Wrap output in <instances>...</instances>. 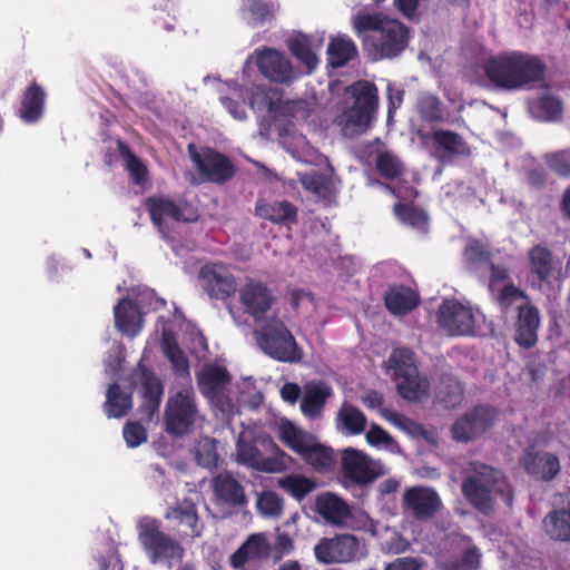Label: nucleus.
Masks as SVG:
<instances>
[{
    "label": "nucleus",
    "mask_w": 570,
    "mask_h": 570,
    "mask_svg": "<svg viewBox=\"0 0 570 570\" xmlns=\"http://www.w3.org/2000/svg\"><path fill=\"white\" fill-rule=\"evenodd\" d=\"M351 24L376 60L396 57L407 45L406 28L383 13L360 10L351 17Z\"/></svg>",
    "instance_id": "nucleus-1"
},
{
    "label": "nucleus",
    "mask_w": 570,
    "mask_h": 570,
    "mask_svg": "<svg viewBox=\"0 0 570 570\" xmlns=\"http://www.w3.org/2000/svg\"><path fill=\"white\" fill-rule=\"evenodd\" d=\"M489 80L505 90L547 88L546 67L535 57L510 52L490 59L485 66Z\"/></svg>",
    "instance_id": "nucleus-2"
},
{
    "label": "nucleus",
    "mask_w": 570,
    "mask_h": 570,
    "mask_svg": "<svg viewBox=\"0 0 570 570\" xmlns=\"http://www.w3.org/2000/svg\"><path fill=\"white\" fill-rule=\"evenodd\" d=\"M377 105L375 87L367 81H358L347 88L342 112L336 122L346 137L364 134L370 127Z\"/></svg>",
    "instance_id": "nucleus-3"
},
{
    "label": "nucleus",
    "mask_w": 570,
    "mask_h": 570,
    "mask_svg": "<svg viewBox=\"0 0 570 570\" xmlns=\"http://www.w3.org/2000/svg\"><path fill=\"white\" fill-rule=\"evenodd\" d=\"M282 441L311 466L317 471H327L334 466L335 455L332 449L320 443L317 439L294 425L284 421L279 426Z\"/></svg>",
    "instance_id": "nucleus-4"
},
{
    "label": "nucleus",
    "mask_w": 570,
    "mask_h": 570,
    "mask_svg": "<svg viewBox=\"0 0 570 570\" xmlns=\"http://www.w3.org/2000/svg\"><path fill=\"white\" fill-rule=\"evenodd\" d=\"M254 335L259 348L277 361L296 363L303 358L294 336L279 320L266 321L261 330L254 332Z\"/></svg>",
    "instance_id": "nucleus-5"
},
{
    "label": "nucleus",
    "mask_w": 570,
    "mask_h": 570,
    "mask_svg": "<svg viewBox=\"0 0 570 570\" xmlns=\"http://www.w3.org/2000/svg\"><path fill=\"white\" fill-rule=\"evenodd\" d=\"M203 419L191 385L173 391L165 411L166 431L175 435L188 433Z\"/></svg>",
    "instance_id": "nucleus-6"
},
{
    "label": "nucleus",
    "mask_w": 570,
    "mask_h": 570,
    "mask_svg": "<svg viewBox=\"0 0 570 570\" xmlns=\"http://www.w3.org/2000/svg\"><path fill=\"white\" fill-rule=\"evenodd\" d=\"M466 499L511 498L512 491L500 471L491 466L471 463L465 481L462 484Z\"/></svg>",
    "instance_id": "nucleus-7"
},
{
    "label": "nucleus",
    "mask_w": 570,
    "mask_h": 570,
    "mask_svg": "<svg viewBox=\"0 0 570 570\" xmlns=\"http://www.w3.org/2000/svg\"><path fill=\"white\" fill-rule=\"evenodd\" d=\"M484 315L455 299L444 301L439 308V324L450 335H476L482 331Z\"/></svg>",
    "instance_id": "nucleus-8"
},
{
    "label": "nucleus",
    "mask_w": 570,
    "mask_h": 570,
    "mask_svg": "<svg viewBox=\"0 0 570 570\" xmlns=\"http://www.w3.org/2000/svg\"><path fill=\"white\" fill-rule=\"evenodd\" d=\"M254 61L261 73L271 82L289 85L299 77L289 57L282 50L272 47H259L253 51L246 62Z\"/></svg>",
    "instance_id": "nucleus-9"
},
{
    "label": "nucleus",
    "mask_w": 570,
    "mask_h": 570,
    "mask_svg": "<svg viewBox=\"0 0 570 570\" xmlns=\"http://www.w3.org/2000/svg\"><path fill=\"white\" fill-rule=\"evenodd\" d=\"M139 541L153 561L181 560L185 549L180 542L160 530L155 519H142L139 523Z\"/></svg>",
    "instance_id": "nucleus-10"
},
{
    "label": "nucleus",
    "mask_w": 570,
    "mask_h": 570,
    "mask_svg": "<svg viewBox=\"0 0 570 570\" xmlns=\"http://www.w3.org/2000/svg\"><path fill=\"white\" fill-rule=\"evenodd\" d=\"M341 460L344 476L353 483L366 485L384 474L383 465L360 450L345 449Z\"/></svg>",
    "instance_id": "nucleus-11"
},
{
    "label": "nucleus",
    "mask_w": 570,
    "mask_h": 570,
    "mask_svg": "<svg viewBox=\"0 0 570 570\" xmlns=\"http://www.w3.org/2000/svg\"><path fill=\"white\" fill-rule=\"evenodd\" d=\"M360 551V541L353 534L323 538L314 548L316 559L324 563H345L354 560Z\"/></svg>",
    "instance_id": "nucleus-12"
},
{
    "label": "nucleus",
    "mask_w": 570,
    "mask_h": 570,
    "mask_svg": "<svg viewBox=\"0 0 570 570\" xmlns=\"http://www.w3.org/2000/svg\"><path fill=\"white\" fill-rule=\"evenodd\" d=\"M495 420L494 410L487 406H476L460 416L451 429L453 440L470 442L488 431Z\"/></svg>",
    "instance_id": "nucleus-13"
},
{
    "label": "nucleus",
    "mask_w": 570,
    "mask_h": 570,
    "mask_svg": "<svg viewBox=\"0 0 570 570\" xmlns=\"http://www.w3.org/2000/svg\"><path fill=\"white\" fill-rule=\"evenodd\" d=\"M191 161L202 178L212 183H224L232 178L234 169L229 160L212 149L197 151L194 145L188 146Z\"/></svg>",
    "instance_id": "nucleus-14"
},
{
    "label": "nucleus",
    "mask_w": 570,
    "mask_h": 570,
    "mask_svg": "<svg viewBox=\"0 0 570 570\" xmlns=\"http://www.w3.org/2000/svg\"><path fill=\"white\" fill-rule=\"evenodd\" d=\"M237 461L258 471L277 473L286 469V455L281 453L276 458H264L245 434H240L236 446Z\"/></svg>",
    "instance_id": "nucleus-15"
},
{
    "label": "nucleus",
    "mask_w": 570,
    "mask_h": 570,
    "mask_svg": "<svg viewBox=\"0 0 570 570\" xmlns=\"http://www.w3.org/2000/svg\"><path fill=\"white\" fill-rule=\"evenodd\" d=\"M199 277L203 288L213 298L225 299L236 292L237 284L234 276L222 265L203 267Z\"/></svg>",
    "instance_id": "nucleus-16"
},
{
    "label": "nucleus",
    "mask_w": 570,
    "mask_h": 570,
    "mask_svg": "<svg viewBox=\"0 0 570 570\" xmlns=\"http://www.w3.org/2000/svg\"><path fill=\"white\" fill-rule=\"evenodd\" d=\"M239 298L245 312L256 322L264 320L274 301L271 291L263 283L256 281H248L240 287Z\"/></svg>",
    "instance_id": "nucleus-17"
},
{
    "label": "nucleus",
    "mask_w": 570,
    "mask_h": 570,
    "mask_svg": "<svg viewBox=\"0 0 570 570\" xmlns=\"http://www.w3.org/2000/svg\"><path fill=\"white\" fill-rule=\"evenodd\" d=\"M324 33L305 35L297 32L288 37L286 45L292 55L302 62L311 73L317 67L320 59L316 51L324 45Z\"/></svg>",
    "instance_id": "nucleus-18"
},
{
    "label": "nucleus",
    "mask_w": 570,
    "mask_h": 570,
    "mask_svg": "<svg viewBox=\"0 0 570 570\" xmlns=\"http://www.w3.org/2000/svg\"><path fill=\"white\" fill-rule=\"evenodd\" d=\"M153 223L159 228L168 227L175 222H190L194 213L187 206H179L167 198H149L146 202Z\"/></svg>",
    "instance_id": "nucleus-19"
},
{
    "label": "nucleus",
    "mask_w": 570,
    "mask_h": 570,
    "mask_svg": "<svg viewBox=\"0 0 570 570\" xmlns=\"http://www.w3.org/2000/svg\"><path fill=\"white\" fill-rule=\"evenodd\" d=\"M271 544L264 533L248 535L243 544L229 557V566L240 570L249 561H259L269 557Z\"/></svg>",
    "instance_id": "nucleus-20"
},
{
    "label": "nucleus",
    "mask_w": 570,
    "mask_h": 570,
    "mask_svg": "<svg viewBox=\"0 0 570 570\" xmlns=\"http://www.w3.org/2000/svg\"><path fill=\"white\" fill-rule=\"evenodd\" d=\"M520 462L524 470L538 480H550L560 470L558 458L548 452L527 451Z\"/></svg>",
    "instance_id": "nucleus-21"
},
{
    "label": "nucleus",
    "mask_w": 570,
    "mask_h": 570,
    "mask_svg": "<svg viewBox=\"0 0 570 570\" xmlns=\"http://www.w3.org/2000/svg\"><path fill=\"white\" fill-rule=\"evenodd\" d=\"M116 327L130 337L136 336L142 328V315L137 304L130 299L122 298L115 307Z\"/></svg>",
    "instance_id": "nucleus-22"
},
{
    "label": "nucleus",
    "mask_w": 570,
    "mask_h": 570,
    "mask_svg": "<svg viewBox=\"0 0 570 570\" xmlns=\"http://www.w3.org/2000/svg\"><path fill=\"white\" fill-rule=\"evenodd\" d=\"M519 321L515 332V341L523 347H531L538 340L540 317L538 309L531 305H518Z\"/></svg>",
    "instance_id": "nucleus-23"
},
{
    "label": "nucleus",
    "mask_w": 570,
    "mask_h": 570,
    "mask_svg": "<svg viewBox=\"0 0 570 570\" xmlns=\"http://www.w3.org/2000/svg\"><path fill=\"white\" fill-rule=\"evenodd\" d=\"M546 534L553 541H570V501L566 507L550 511L542 522Z\"/></svg>",
    "instance_id": "nucleus-24"
},
{
    "label": "nucleus",
    "mask_w": 570,
    "mask_h": 570,
    "mask_svg": "<svg viewBox=\"0 0 570 570\" xmlns=\"http://www.w3.org/2000/svg\"><path fill=\"white\" fill-rule=\"evenodd\" d=\"M314 511L333 525L352 527L354 515L346 501H314Z\"/></svg>",
    "instance_id": "nucleus-25"
},
{
    "label": "nucleus",
    "mask_w": 570,
    "mask_h": 570,
    "mask_svg": "<svg viewBox=\"0 0 570 570\" xmlns=\"http://www.w3.org/2000/svg\"><path fill=\"white\" fill-rule=\"evenodd\" d=\"M331 395L332 390L325 383L313 382L307 384L301 403L302 412L312 419L320 416L326 400Z\"/></svg>",
    "instance_id": "nucleus-26"
},
{
    "label": "nucleus",
    "mask_w": 570,
    "mask_h": 570,
    "mask_svg": "<svg viewBox=\"0 0 570 570\" xmlns=\"http://www.w3.org/2000/svg\"><path fill=\"white\" fill-rule=\"evenodd\" d=\"M312 169L306 173H297L298 180L303 187L320 198L327 199L335 193V180L330 174Z\"/></svg>",
    "instance_id": "nucleus-27"
},
{
    "label": "nucleus",
    "mask_w": 570,
    "mask_h": 570,
    "mask_svg": "<svg viewBox=\"0 0 570 570\" xmlns=\"http://www.w3.org/2000/svg\"><path fill=\"white\" fill-rule=\"evenodd\" d=\"M367 424L366 416L356 406L344 403L336 414V429L346 434L358 435Z\"/></svg>",
    "instance_id": "nucleus-28"
},
{
    "label": "nucleus",
    "mask_w": 570,
    "mask_h": 570,
    "mask_svg": "<svg viewBox=\"0 0 570 570\" xmlns=\"http://www.w3.org/2000/svg\"><path fill=\"white\" fill-rule=\"evenodd\" d=\"M528 259L530 272L539 281V286L548 282L554 271V262L550 250L541 245L529 249Z\"/></svg>",
    "instance_id": "nucleus-29"
},
{
    "label": "nucleus",
    "mask_w": 570,
    "mask_h": 570,
    "mask_svg": "<svg viewBox=\"0 0 570 570\" xmlns=\"http://www.w3.org/2000/svg\"><path fill=\"white\" fill-rule=\"evenodd\" d=\"M529 112L535 119L543 121H556L562 116V102L556 96L546 94L538 99L529 100Z\"/></svg>",
    "instance_id": "nucleus-30"
},
{
    "label": "nucleus",
    "mask_w": 570,
    "mask_h": 570,
    "mask_svg": "<svg viewBox=\"0 0 570 570\" xmlns=\"http://www.w3.org/2000/svg\"><path fill=\"white\" fill-rule=\"evenodd\" d=\"M228 379L226 370L217 365H206L197 374V382L202 393L210 399L218 394Z\"/></svg>",
    "instance_id": "nucleus-31"
},
{
    "label": "nucleus",
    "mask_w": 570,
    "mask_h": 570,
    "mask_svg": "<svg viewBox=\"0 0 570 570\" xmlns=\"http://www.w3.org/2000/svg\"><path fill=\"white\" fill-rule=\"evenodd\" d=\"M256 214L276 224H289L296 218V208L289 202L258 203Z\"/></svg>",
    "instance_id": "nucleus-32"
},
{
    "label": "nucleus",
    "mask_w": 570,
    "mask_h": 570,
    "mask_svg": "<svg viewBox=\"0 0 570 570\" xmlns=\"http://www.w3.org/2000/svg\"><path fill=\"white\" fill-rule=\"evenodd\" d=\"M434 141L439 146L440 157L442 160H451L454 156H468L469 148L463 139L452 132L439 130L434 134Z\"/></svg>",
    "instance_id": "nucleus-33"
},
{
    "label": "nucleus",
    "mask_w": 570,
    "mask_h": 570,
    "mask_svg": "<svg viewBox=\"0 0 570 570\" xmlns=\"http://www.w3.org/2000/svg\"><path fill=\"white\" fill-rule=\"evenodd\" d=\"M45 91L37 83H32L24 92L20 117L26 122L37 121L45 105Z\"/></svg>",
    "instance_id": "nucleus-34"
},
{
    "label": "nucleus",
    "mask_w": 570,
    "mask_h": 570,
    "mask_svg": "<svg viewBox=\"0 0 570 570\" xmlns=\"http://www.w3.org/2000/svg\"><path fill=\"white\" fill-rule=\"evenodd\" d=\"M435 399L445 409L458 406L463 399L461 383L452 375H443L436 386Z\"/></svg>",
    "instance_id": "nucleus-35"
},
{
    "label": "nucleus",
    "mask_w": 570,
    "mask_h": 570,
    "mask_svg": "<svg viewBox=\"0 0 570 570\" xmlns=\"http://www.w3.org/2000/svg\"><path fill=\"white\" fill-rule=\"evenodd\" d=\"M387 371L395 381L411 377L417 372L413 353L407 348L394 350L389 358Z\"/></svg>",
    "instance_id": "nucleus-36"
},
{
    "label": "nucleus",
    "mask_w": 570,
    "mask_h": 570,
    "mask_svg": "<svg viewBox=\"0 0 570 570\" xmlns=\"http://www.w3.org/2000/svg\"><path fill=\"white\" fill-rule=\"evenodd\" d=\"M357 53L355 43L347 36L332 38L328 48V62L333 67H342Z\"/></svg>",
    "instance_id": "nucleus-37"
},
{
    "label": "nucleus",
    "mask_w": 570,
    "mask_h": 570,
    "mask_svg": "<svg viewBox=\"0 0 570 570\" xmlns=\"http://www.w3.org/2000/svg\"><path fill=\"white\" fill-rule=\"evenodd\" d=\"M396 390L399 394L409 401H422L429 396L430 385L425 377L419 375L417 372L411 377L396 380Z\"/></svg>",
    "instance_id": "nucleus-38"
},
{
    "label": "nucleus",
    "mask_w": 570,
    "mask_h": 570,
    "mask_svg": "<svg viewBox=\"0 0 570 570\" xmlns=\"http://www.w3.org/2000/svg\"><path fill=\"white\" fill-rule=\"evenodd\" d=\"M185 505H177L171 508L167 514V519H173L178 521L180 524H184L188 528V531L185 532L186 537L197 538L202 534V529L198 527V515L196 511V507L193 501H184Z\"/></svg>",
    "instance_id": "nucleus-39"
},
{
    "label": "nucleus",
    "mask_w": 570,
    "mask_h": 570,
    "mask_svg": "<svg viewBox=\"0 0 570 570\" xmlns=\"http://www.w3.org/2000/svg\"><path fill=\"white\" fill-rule=\"evenodd\" d=\"M385 304L394 315H404L417 304V297L410 288H391L385 295Z\"/></svg>",
    "instance_id": "nucleus-40"
},
{
    "label": "nucleus",
    "mask_w": 570,
    "mask_h": 570,
    "mask_svg": "<svg viewBox=\"0 0 570 570\" xmlns=\"http://www.w3.org/2000/svg\"><path fill=\"white\" fill-rule=\"evenodd\" d=\"M131 397L120 391L119 386L112 384L107 392L105 412L109 417H121L131 409Z\"/></svg>",
    "instance_id": "nucleus-41"
},
{
    "label": "nucleus",
    "mask_w": 570,
    "mask_h": 570,
    "mask_svg": "<svg viewBox=\"0 0 570 570\" xmlns=\"http://www.w3.org/2000/svg\"><path fill=\"white\" fill-rule=\"evenodd\" d=\"M212 487L218 499H245L243 485L229 473L218 474L213 479Z\"/></svg>",
    "instance_id": "nucleus-42"
},
{
    "label": "nucleus",
    "mask_w": 570,
    "mask_h": 570,
    "mask_svg": "<svg viewBox=\"0 0 570 570\" xmlns=\"http://www.w3.org/2000/svg\"><path fill=\"white\" fill-rule=\"evenodd\" d=\"M278 483L287 494L296 498H303L318 487V483L315 480L301 474L285 476L279 479Z\"/></svg>",
    "instance_id": "nucleus-43"
},
{
    "label": "nucleus",
    "mask_w": 570,
    "mask_h": 570,
    "mask_svg": "<svg viewBox=\"0 0 570 570\" xmlns=\"http://www.w3.org/2000/svg\"><path fill=\"white\" fill-rule=\"evenodd\" d=\"M161 348L170 361L173 368L179 373L180 375L188 376L189 374V364L184 353L178 347L174 337L168 334H163Z\"/></svg>",
    "instance_id": "nucleus-44"
},
{
    "label": "nucleus",
    "mask_w": 570,
    "mask_h": 570,
    "mask_svg": "<svg viewBox=\"0 0 570 570\" xmlns=\"http://www.w3.org/2000/svg\"><path fill=\"white\" fill-rule=\"evenodd\" d=\"M375 164L379 173L387 179L397 178L404 169L401 159L387 149L377 151Z\"/></svg>",
    "instance_id": "nucleus-45"
},
{
    "label": "nucleus",
    "mask_w": 570,
    "mask_h": 570,
    "mask_svg": "<svg viewBox=\"0 0 570 570\" xmlns=\"http://www.w3.org/2000/svg\"><path fill=\"white\" fill-rule=\"evenodd\" d=\"M243 10L248 13V19L254 22H263L274 16L277 4L266 0H244Z\"/></svg>",
    "instance_id": "nucleus-46"
},
{
    "label": "nucleus",
    "mask_w": 570,
    "mask_h": 570,
    "mask_svg": "<svg viewBox=\"0 0 570 570\" xmlns=\"http://www.w3.org/2000/svg\"><path fill=\"white\" fill-rule=\"evenodd\" d=\"M195 456L198 464L204 468L216 466L219 459L216 451V441L209 438L200 439L195 448Z\"/></svg>",
    "instance_id": "nucleus-47"
},
{
    "label": "nucleus",
    "mask_w": 570,
    "mask_h": 570,
    "mask_svg": "<svg viewBox=\"0 0 570 570\" xmlns=\"http://www.w3.org/2000/svg\"><path fill=\"white\" fill-rule=\"evenodd\" d=\"M481 558L480 549L476 546H471L463 551L459 560L450 561L446 564V570H479Z\"/></svg>",
    "instance_id": "nucleus-48"
},
{
    "label": "nucleus",
    "mask_w": 570,
    "mask_h": 570,
    "mask_svg": "<svg viewBox=\"0 0 570 570\" xmlns=\"http://www.w3.org/2000/svg\"><path fill=\"white\" fill-rule=\"evenodd\" d=\"M284 146L294 158L303 163H313L316 158V153L303 136L293 137L292 141L284 140Z\"/></svg>",
    "instance_id": "nucleus-49"
},
{
    "label": "nucleus",
    "mask_w": 570,
    "mask_h": 570,
    "mask_svg": "<svg viewBox=\"0 0 570 570\" xmlns=\"http://www.w3.org/2000/svg\"><path fill=\"white\" fill-rule=\"evenodd\" d=\"M547 167L560 177L570 176V151L560 150L544 156Z\"/></svg>",
    "instance_id": "nucleus-50"
},
{
    "label": "nucleus",
    "mask_w": 570,
    "mask_h": 570,
    "mask_svg": "<svg viewBox=\"0 0 570 570\" xmlns=\"http://www.w3.org/2000/svg\"><path fill=\"white\" fill-rule=\"evenodd\" d=\"M395 215L397 218L417 229H424L428 223L425 213L421 209L411 206L396 205L394 207Z\"/></svg>",
    "instance_id": "nucleus-51"
},
{
    "label": "nucleus",
    "mask_w": 570,
    "mask_h": 570,
    "mask_svg": "<svg viewBox=\"0 0 570 570\" xmlns=\"http://www.w3.org/2000/svg\"><path fill=\"white\" fill-rule=\"evenodd\" d=\"M381 414L387 422H390L401 431H404L411 435H419L422 433V426L420 424L415 423L414 421L399 412L384 409L381 411Z\"/></svg>",
    "instance_id": "nucleus-52"
},
{
    "label": "nucleus",
    "mask_w": 570,
    "mask_h": 570,
    "mask_svg": "<svg viewBox=\"0 0 570 570\" xmlns=\"http://www.w3.org/2000/svg\"><path fill=\"white\" fill-rule=\"evenodd\" d=\"M417 110L423 119L438 121L442 119V109L439 99L432 95H421L417 101Z\"/></svg>",
    "instance_id": "nucleus-53"
},
{
    "label": "nucleus",
    "mask_w": 570,
    "mask_h": 570,
    "mask_svg": "<svg viewBox=\"0 0 570 570\" xmlns=\"http://www.w3.org/2000/svg\"><path fill=\"white\" fill-rule=\"evenodd\" d=\"M120 155L124 159L126 168L136 183H142L146 177V167L144 164L121 142H119Z\"/></svg>",
    "instance_id": "nucleus-54"
},
{
    "label": "nucleus",
    "mask_w": 570,
    "mask_h": 570,
    "mask_svg": "<svg viewBox=\"0 0 570 570\" xmlns=\"http://www.w3.org/2000/svg\"><path fill=\"white\" fill-rule=\"evenodd\" d=\"M405 508L411 510L419 520L432 518L442 507V501H404Z\"/></svg>",
    "instance_id": "nucleus-55"
},
{
    "label": "nucleus",
    "mask_w": 570,
    "mask_h": 570,
    "mask_svg": "<svg viewBox=\"0 0 570 570\" xmlns=\"http://www.w3.org/2000/svg\"><path fill=\"white\" fill-rule=\"evenodd\" d=\"M142 384L145 386L146 402L151 411L156 410L159 404L161 394V384L158 379L148 373H142Z\"/></svg>",
    "instance_id": "nucleus-56"
},
{
    "label": "nucleus",
    "mask_w": 570,
    "mask_h": 570,
    "mask_svg": "<svg viewBox=\"0 0 570 570\" xmlns=\"http://www.w3.org/2000/svg\"><path fill=\"white\" fill-rule=\"evenodd\" d=\"M498 291L500 292V302L504 306L530 304L525 294L512 284H505Z\"/></svg>",
    "instance_id": "nucleus-57"
},
{
    "label": "nucleus",
    "mask_w": 570,
    "mask_h": 570,
    "mask_svg": "<svg viewBox=\"0 0 570 570\" xmlns=\"http://www.w3.org/2000/svg\"><path fill=\"white\" fill-rule=\"evenodd\" d=\"M124 439L130 448H135L144 443L147 439L145 429L136 423H128L124 428Z\"/></svg>",
    "instance_id": "nucleus-58"
},
{
    "label": "nucleus",
    "mask_w": 570,
    "mask_h": 570,
    "mask_svg": "<svg viewBox=\"0 0 570 570\" xmlns=\"http://www.w3.org/2000/svg\"><path fill=\"white\" fill-rule=\"evenodd\" d=\"M365 439L372 446H389L393 443L392 436L376 424L371 425L368 432L365 435Z\"/></svg>",
    "instance_id": "nucleus-59"
},
{
    "label": "nucleus",
    "mask_w": 570,
    "mask_h": 570,
    "mask_svg": "<svg viewBox=\"0 0 570 570\" xmlns=\"http://www.w3.org/2000/svg\"><path fill=\"white\" fill-rule=\"evenodd\" d=\"M464 254L465 258L471 262L485 261L489 256L487 247L478 240H470Z\"/></svg>",
    "instance_id": "nucleus-60"
},
{
    "label": "nucleus",
    "mask_w": 570,
    "mask_h": 570,
    "mask_svg": "<svg viewBox=\"0 0 570 570\" xmlns=\"http://www.w3.org/2000/svg\"><path fill=\"white\" fill-rule=\"evenodd\" d=\"M422 562L417 558L403 557L397 558L392 563L387 564L385 570H421Z\"/></svg>",
    "instance_id": "nucleus-61"
},
{
    "label": "nucleus",
    "mask_w": 570,
    "mask_h": 570,
    "mask_svg": "<svg viewBox=\"0 0 570 570\" xmlns=\"http://www.w3.org/2000/svg\"><path fill=\"white\" fill-rule=\"evenodd\" d=\"M256 505L267 517H278L283 511V501H256Z\"/></svg>",
    "instance_id": "nucleus-62"
},
{
    "label": "nucleus",
    "mask_w": 570,
    "mask_h": 570,
    "mask_svg": "<svg viewBox=\"0 0 570 570\" xmlns=\"http://www.w3.org/2000/svg\"><path fill=\"white\" fill-rule=\"evenodd\" d=\"M294 548V542L292 538L286 533H281L276 538L275 542V553L277 558H282L285 554H288Z\"/></svg>",
    "instance_id": "nucleus-63"
},
{
    "label": "nucleus",
    "mask_w": 570,
    "mask_h": 570,
    "mask_svg": "<svg viewBox=\"0 0 570 570\" xmlns=\"http://www.w3.org/2000/svg\"><path fill=\"white\" fill-rule=\"evenodd\" d=\"M97 563L99 570H122V566L119 558L114 553H109L107 556H99L97 558Z\"/></svg>",
    "instance_id": "nucleus-64"
}]
</instances>
